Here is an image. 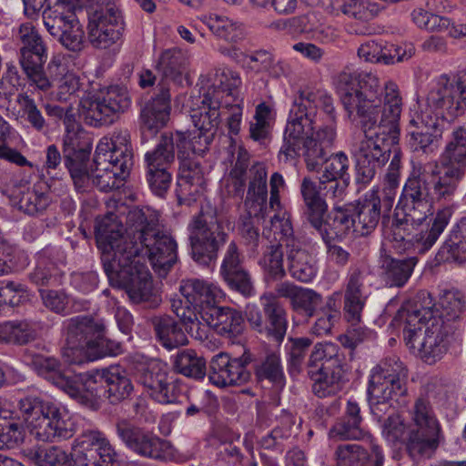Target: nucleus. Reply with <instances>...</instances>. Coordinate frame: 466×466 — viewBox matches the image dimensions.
I'll list each match as a JSON object with an SVG mask.
<instances>
[{
	"mask_svg": "<svg viewBox=\"0 0 466 466\" xmlns=\"http://www.w3.org/2000/svg\"><path fill=\"white\" fill-rule=\"evenodd\" d=\"M423 328L424 332H421V336L416 340V347L411 349L418 350L421 360L432 365L447 353L450 345L449 338L453 327L441 319H433Z\"/></svg>",
	"mask_w": 466,
	"mask_h": 466,
	"instance_id": "24",
	"label": "nucleus"
},
{
	"mask_svg": "<svg viewBox=\"0 0 466 466\" xmlns=\"http://www.w3.org/2000/svg\"><path fill=\"white\" fill-rule=\"evenodd\" d=\"M157 340L168 350L188 344V339L180 324L171 316L161 315L151 319Z\"/></svg>",
	"mask_w": 466,
	"mask_h": 466,
	"instance_id": "41",
	"label": "nucleus"
},
{
	"mask_svg": "<svg viewBox=\"0 0 466 466\" xmlns=\"http://www.w3.org/2000/svg\"><path fill=\"white\" fill-rule=\"evenodd\" d=\"M190 254L200 265L209 266L214 263L218 251L228 238L222 224L218 221L216 211L202 208L193 216L187 225Z\"/></svg>",
	"mask_w": 466,
	"mask_h": 466,
	"instance_id": "15",
	"label": "nucleus"
},
{
	"mask_svg": "<svg viewBox=\"0 0 466 466\" xmlns=\"http://www.w3.org/2000/svg\"><path fill=\"white\" fill-rule=\"evenodd\" d=\"M262 307L265 322L261 334L280 345L288 329L287 311L275 299H265Z\"/></svg>",
	"mask_w": 466,
	"mask_h": 466,
	"instance_id": "40",
	"label": "nucleus"
},
{
	"mask_svg": "<svg viewBox=\"0 0 466 466\" xmlns=\"http://www.w3.org/2000/svg\"><path fill=\"white\" fill-rule=\"evenodd\" d=\"M20 48L19 63L30 86L42 91L51 88L53 82L62 75L61 64L52 59L46 69L44 66L47 59V47L38 30L31 24H23L19 27Z\"/></svg>",
	"mask_w": 466,
	"mask_h": 466,
	"instance_id": "11",
	"label": "nucleus"
},
{
	"mask_svg": "<svg viewBox=\"0 0 466 466\" xmlns=\"http://www.w3.org/2000/svg\"><path fill=\"white\" fill-rule=\"evenodd\" d=\"M410 125L415 129L407 135L409 148L414 153L429 155L438 148L448 121L425 107L410 120Z\"/></svg>",
	"mask_w": 466,
	"mask_h": 466,
	"instance_id": "22",
	"label": "nucleus"
},
{
	"mask_svg": "<svg viewBox=\"0 0 466 466\" xmlns=\"http://www.w3.org/2000/svg\"><path fill=\"white\" fill-rule=\"evenodd\" d=\"M96 239L110 285L125 289L134 303L145 302L150 308L157 307L161 299L153 287L148 268L137 258L138 249L134 247L126 249L116 238L99 228H96Z\"/></svg>",
	"mask_w": 466,
	"mask_h": 466,
	"instance_id": "3",
	"label": "nucleus"
},
{
	"mask_svg": "<svg viewBox=\"0 0 466 466\" xmlns=\"http://www.w3.org/2000/svg\"><path fill=\"white\" fill-rule=\"evenodd\" d=\"M268 173L263 163L256 162L249 167V154L242 147H238L237 157L225 179V188L229 196L242 198L248 180L245 206L249 218L241 227V235L245 244L253 252L258 251L260 237L251 218L258 221L265 220L268 214Z\"/></svg>",
	"mask_w": 466,
	"mask_h": 466,
	"instance_id": "4",
	"label": "nucleus"
},
{
	"mask_svg": "<svg viewBox=\"0 0 466 466\" xmlns=\"http://www.w3.org/2000/svg\"><path fill=\"white\" fill-rule=\"evenodd\" d=\"M172 360L174 371L187 378L199 380L207 374L206 360L192 349L179 350Z\"/></svg>",
	"mask_w": 466,
	"mask_h": 466,
	"instance_id": "48",
	"label": "nucleus"
},
{
	"mask_svg": "<svg viewBox=\"0 0 466 466\" xmlns=\"http://www.w3.org/2000/svg\"><path fill=\"white\" fill-rule=\"evenodd\" d=\"M315 96L308 94L299 104L290 107L284 131L283 144L279 155L286 160L302 156L309 171L317 170L323 165L327 149L337 137V119L324 118L323 123L314 132Z\"/></svg>",
	"mask_w": 466,
	"mask_h": 466,
	"instance_id": "2",
	"label": "nucleus"
},
{
	"mask_svg": "<svg viewBox=\"0 0 466 466\" xmlns=\"http://www.w3.org/2000/svg\"><path fill=\"white\" fill-rule=\"evenodd\" d=\"M179 291L186 300L173 299L172 311L188 334L202 339L203 334L198 317L202 320L206 318L205 313H209V309H213L217 305V299L221 297L222 291L214 284L199 279L182 280Z\"/></svg>",
	"mask_w": 466,
	"mask_h": 466,
	"instance_id": "10",
	"label": "nucleus"
},
{
	"mask_svg": "<svg viewBox=\"0 0 466 466\" xmlns=\"http://www.w3.org/2000/svg\"><path fill=\"white\" fill-rule=\"evenodd\" d=\"M159 143L161 147H164L169 154H176L179 162L187 158L188 156L193 154H205V151H197L195 145V139L192 136H189L187 132L176 131V132H166L161 135Z\"/></svg>",
	"mask_w": 466,
	"mask_h": 466,
	"instance_id": "51",
	"label": "nucleus"
},
{
	"mask_svg": "<svg viewBox=\"0 0 466 466\" xmlns=\"http://www.w3.org/2000/svg\"><path fill=\"white\" fill-rule=\"evenodd\" d=\"M311 345L312 339L307 337L288 339V368L290 375L294 376L301 372L305 357Z\"/></svg>",
	"mask_w": 466,
	"mask_h": 466,
	"instance_id": "60",
	"label": "nucleus"
},
{
	"mask_svg": "<svg viewBox=\"0 0 466 466\" xmlns=\"http://www.w3.org/2000/svg\"><path fill=\"white\" fill-rule=\"evenodd\" d=\"M210 312L205 313L203 319L218 334L228 338L238 337L245 329V318L242 313L231 307H219L216 305Z\"/></svg>",
	"mask_w": 466,
	"mask_h": 466,
	"instance_id": "38",
	"label": "nucleus"
},
{
	"mask_svg": "<svg viewBox=\"0 0 466 466\" xmlns=\"http://www.w3.org/2000/svg\"><path fill=\"white\" fill-rule=\"evenodd\" d=\"M442 156L448 163L445 177L461 183L466 174V145L448 143Z\"/></svg>",
	"mask_w": 466,
	"mask_h": 466,
	"instance_id": "54",
	"label": "nucleus"
},
{
	"mask_svg": "<svg viewBox=\"0 0 466 466\" xmlns=\"http://www.w3.org/2000/svg\"><path fill=\"white\" fill-rule=\"evenodd\" d=\"M426 108L443 116L448 124L466 111V73L452 78L440 76L426 97Z\"/></svg>",
	"mask_w": 466,
	"mask_h": 466,
	"instance_id": "17",
	"label": "nucleus"
},
{
	"mask_svg": "<svg viewBox=\"0 0 466 466\" xmlns=\"http://www.w3.org/2000/svg\"><path fill=\"white\" fill-rule=\"evenodd\" d=\"M418 262L416 257L394 258L386 256L381 263L382 278L390 288H402L410 279Z\"/></svg>",
	"mask_w": 466,
	"mask_h": 466,
	"instance_id": "45",
	"label": "nucleus"
},
{
	"mask_svg": "<svg viewBox=\"0 0 466 466\" xmlns=\"http://www.w3.org/2000/svg\"><path fill=\"white\" fill-rule=\"evenodd\" d=\"M288 271L297 281L309 283L317 274L316 262L311 254L301 248L299 243L287 249Z\"/></svg>",
	"mask_w": 466,
	"mask_h": 466,
	"instance_id": "44",
	"label": "nucleus"
},
{
	"mask_svg": "<svg viewBox=\"0 0 466 466\" xmlns=\"http://www.w3.org/2000/svg\"><path fill=\"white\" fill-rule=\"evenodd\" d=\"M408 370L397 356L383 359L370 371L369 386L384 388L397 395L407 394Z\"/></svg>",
	"mask_w": 466,
	"mask_h": 466,
	"instance_id": "27",
	"label": "nucleus"
},
{
	"mask_svg": "<svg viewBox=\"0 0 466 466\" xmlns=\"http://www.w3.org/2000/svg\"><path fill=\"white\" fill-rule=\"evenodd\" d=\"M345 357L339 345L317 343L309 355L307 372L313 381L312 391L319 398L336 395L345 373Z\"/></svg>",
	"mask_w": 466,
	"mask_h": 466,
	"instance_id": "14",
	"label": "nucleus"
},
{
	"mask_svg": "<svg viewBox=\"0 0 466 466\" xmlns=\"http://www.w3.org/2000/svg\"><path fill=\"white\" fill-rule=\"evenodd\" d=\"M15 198L18 199V208L32 216L42 213L51 203L48 194L39 192L35 187L20 190Z\"/></svg>",
	"mask_w": 466,
	"mask_h": 466,
	"instance_id": "59",
	"label": "nucleus"
},
{
	"mask_svg": "<svg viewBox=\"0 0 466 466\" xmlns=\"http://www.w3.org/2000/svg\"><path fill=\"white\" fill-rule=\"evenodd\" d=\"M26 363L39 375L52 382L59 389L68 387V380L72 375L62 369V364L55 357L32 354L25 356Z\"/></svg>",
	"mask_w": 466,
	"mask_h": 466,
	"instance_id": "43",
	"label": "nucleus"
},
{
	"mask_svg": "<svg viewBox=\"0 0 466 466\" xmlns=\"http://www.w3.org/2000/svg\"><path fill=\"white\" fill-rule=\"evenodd\" d=\"M254 373L258 381L267 380L278 388H283L286 379L279 351H267L255 364Z\"/></svg>",
	"mask_w": 466,
	"mask_h": 466,
	"instance_id": "49",
	"label": "nucleus"
},
{
	"mask_svg": "<svg viewBox=\"0 0 466 466\" xmlns=\"http://www.w3.org/2000/svg\"><path fill=\"white\" fill-rule=\"evenodd\" d=\"M122 350L120 342L106 337L103 319L77 316L67 321L61 354L68 364L80 365L106 356H116Z\"/></svg>",
	"mask_w": 466,
	"mask_h": 466,
	"instance_id": "8",
	"label": "nucleus"
},
{
	"mask_svg": "<svg viewBox=\"0 0 466 466\" xmlns=\"http://www.w3.org/2000/svg\"><path fill=\"white\" fill-rule=\"evenodd\" d=\"M137 380L148 396L160 404L177 402L181 392L180 380L170 377L157 362L142 367L138 370Z\"/></svg>",
	"mask_w": 466,
	"mask_h": 466,
	"instance_id": "23",
	"label": "nucleus"
},
{
	"mask_svg": "<svg viewBox=\"0 0 466 466\" xmlns=\"http://www.w3.org/2000/svg\"><path fill=\"white\" fill-rule=\"evenodd\" d=\"M442 249L456 261H466V217L461 218L451 229Z\"/></svg>",
	"mask_w": 466,
	"mask_h": 466,
	"instance_id": "58",
	"label": "nucleus"
},
{
	"mask_svg": "<svg viewBox=\"0 0 466 466\" xmlns=\"http://www.w3.org/2000/svg\"><path fill=\"white\" fill-rule=\"evenodd\" d=\"M201 156L203 154H193L179 162V174L176 190L179 204L196 200L205 189V174L198 160V157Z\"/></svg>",
	"mask_w": 466,
	"mask_h": 466,
	"instance_id": "28",
	"label": "nucleus"
},
{
	"mask_svg": "<svg viewBox=\"0 0 466 466\" xmlns=\"http://www.w3.org/2000/svg\"><path fill=\"white\" fill-rule=\"evenodd\" d=\"M114 147L110 154V158L120 162L119 166L122 170L131 168L133 167V153L129 145V133L127 130L114 131L111 137H108Z\"/></svg>",
	"mask_w": 466,
	"mask_h": 466,
	"instance_id": "61",
	"label": "nucleus"
},
{
	"mask_svg": "<svg viewBox=\"0 0 466 466\" xmlns=\"http://www.w3.org/2000/svg\"><path fill=\"white\" fill-rule=\"evenodd\" d=\"M440 309L430 292L420 290L413 299L408 300L399 310V318L403 322V339L409 348H415L416 340L421 336V329L431 319H438Z\"/></svg>",
	"mask_w": 466,
	"mask_h": 466,
	"instance_id": "20",
	"label": "nucleus"
},
{
	"mask_svg": "<svg viewBox=\"0 0 466 466\" xmlns=\"http://www.w3.org/2000/svg\"><path fill=\"white\" fill-rule=\"evenodd\" d=\"M82 114L87 125L100 127L116 122L131 106L127 88L111 86L80 100Z\"/></svg>",
	"mask_w": 466,
	"mask_h": 466,
	"instance_id": "16",
	"label": "nucleus"
},
{
	"mask_svg": "<svg viewBox=\"0 0 466 466\" xmlns=\"http://www.w3.org/2000/svg\"><path fill=\"white\" fill-rule=\"evenodd\" d=\"M388 81L382 86L377 76L368 72H341L337 79V91L350 121L363 133L378 128L386 102ZM402 104V99H400Z\"/></svg>",
	"mask_w": 466,
	"mask_h": 466,
	"instance_id": "6",
	"label": "nucleus"
},
{
	"mask_svg": "<svg viewBox=\"0 0 466 466\" xmlns=\"http://www.w3.org/2000/svg\"><path fill=\"white\" fill-rule=\"evenodd\" d=\"M62 390L80 404L93 410L98 409L101 400L106 397L105 389L100 386L98 380H96L95 370L86 373L81 382H78L75 376H71L68 380V387L64 386Z\"/></svg>",
	"mask_w": 466,
	"mask_h": 466,
	"instance_id": "36",
	"label": "nucleus"
},
{
	"mask_svg": "<svg viewBox=\"0 0 466 466\" xmlns=\"http://www.w3.org/2000/svg\"><path fill=\"white\" fill-rule=\"evenodd\" d=\"M448 163L441 155L440 163L414 166L407 177L396 208L411 217L427 218L431 213L432 202H451L460 182L445 177Z\"/></svg>",
	"mask_w": 466,
	"mask_h": 466,
	"instance_id": "7",
	"label": "nucleus"
},
{
	"mask_svg": "<svg viewBox=\"0 0 466 466\" xmlns=\"http://www.w3.org/2000/svg\"><path fill=\"white\" fill-rule=\"evenodd\" d=\"M241 85L239 76L230 69H218L215 74V80L212 86L208 89L220 98V93H226L228 96L235 97L238 95V88Z\"/></svg>",
	"mask_w": 466,
	"mask_h": 466,
	"instance_id": "63",
	"label": "nucleus"
},
{
	"mask_svg": "<svg viewBox=\"0 0 466 466\" xmlns=\"http://www.w3.org/2000/svg\"><path fill=\"white\" fill-rule=\"evenodd\" d=\"M283 243H271L263 250L258 264L263 269L265 277L270 280H280L286 277L284 268Z\"/></svg>",
	"mask_w": 466,
	"mask_h": 466,
	"instance_id": "52",
	"label": "nucleus"
},
{
	"mask_svg": "<svg viewBox=\"0 0 466 466\" xmlns=\"http://www.w3.org/2000/svg\"><path fill=\"white\" fill-rule=\"evenodd\" d=\"M90 154L91 151H76L74 152V154H68V152L63 151L64 162L70 173L75 187L77 185L83 187L85 182L83 177L89 170L91 164L89 163Z\"/></svg>",
	"mask_w": 466,
	"mask_h": 466,
	"instance_id": "62",
	"label": "nucleus"
},
{
	"mask_svg": "<svg viewBox=\"0 0 466 466\" xmlns=\"http://www.w3.org/2000/svg\"><path fill=\"white\" fill-rule=\"evenodd\" d=\"M119 164L120 162L110 157H104L100 165L90 164L89 170L83 177L85 178L83 187L77 185L76 190L86 192L96 187L101 191L108 192L119 188L123 186V181L129 175L131 169L122 170L118 167Z\"/></svg>",
	"mask_w": 466,
	"mask_h": 466,
	"instance_id": "25",
	"label": "nucleus"
},
{
	"mask_svg": "<svg viewBox=\"0 0 466 466\" xmlns=\"http://www.w3.org/2000/svg\"><path fill=\"white\" fill-rule=\"evenodd\" d=\"M411 423L408 456L414 463L431 458L440 444L441 424L427 396H419L409 410Z\"/></svg>",
	"mask_w": 466,
	"mask_h": 466,
	"instance_id": "13",
	"label": "nucleus"
},
{
	"mask_svg": "<svg viewBox=\"0 0 466 466\" xmlns=\"http://www.w3.org/2000/svg\"><path fill=\"white\" fill-rule=\"evenodd\" d=\"M414 54L412 46L403 48L395 44L374 40L362 44L358 56L367 62L393 65L410 59Z\"/></svg>",
	"mask_w": 466,
	"mask_h": 466,
	"instance_id": "32",
	"label": "nucleus"
},
{
	"mask_svg": "<svg viewBox=\"0 0 466 466\" xmlns=\"http://www.w3.org/2000/svg\"><path fill=\"white\" fill-rule=\"evenodd\" d=\"M355 232L361 236L370 235L377 228L381 218L380 198H371L353 204Z\"/></svg>",
	"mask_w": 466,
	"mask_h": 466,
	"instance_id": "46",
	"label": "nucleus"
},
{
	"mask_svg": "<svg viewBox=\"0 0 466 466\" xmlns=\"http://www.w3.org/2000/svg\"><path fill=\"white\" fill-rule=\"evenodd\" d=\"M171 111V94L161 86L157 92L141 109L143 128L157 134L168 122Z\"/></svg>",
	"mask_w": 466,
	"mask_h": 466,
	"instance_id": "33",
	"label": "nucleus"
},
{
	"mask_svg": "<svg viewBox=\"0 0 466 466\" xmlns=\"http://www.w3.org/2000/svg\"><path fill=\"white\" fill-rule=\"evenodd\" d=\"M98 3L99 7L88 15V39L94 47L106 49L122 37L125 23L115 0Z\"/></svg>",
	"mask_w": 466,
	"mask_h": 466,
	"instance_id": "18",
	"label": "nucleus"
},
{
	"mask_svg": "<svg viewBox=\"0 0 466 466\" xmlns=\"http://www.w3.org/2000/svg\"><path fill=\"white\" fill-rule=\"evenodd\" d=\"M382 436L392 445L403 444L408 453L410 425L398 413L390 414L381 423Z\"/></svg>",
	"mask_w": 466,
	"mask_h": 466,
	"instance_id": "57",
	"label": "nucleus"
},
{
	"mask_svg": "<svg viewBox=\"0 0 466 466\" xmlns=\"http://www.w3.org/2000/svg\"><path fill=\"white\" fill-rule=\"evenodd\" d=\"M95 371L100 386L105 389V399L112 404L127 399L134 390L133 383L126 370L118 366Z\"/></svg>",
	"mask_w": 466,
	"mask_h": 466,
	"instance_id": "35",
	"label": "nucleus"
},
{
	"mask_svg": "<svg viewBox=\"0 0 466 466\" xmlns=\"http://www.w3.org/2000/svg\"><path fill=\"white\" fill-rule=\"evenodd\" d=\"M355 218L353 204L344 206L335 205L319 219L314 228L321 236L324 243L329 241H342L351 231H355Z\"/></svg>",
	"mask_w": 466,
	"mask_h": 466,
	"instance_id": "30",
	"label": "nucleus"
},
{
	"mask_svg": "<svg viewBox=\"0 0 466 466\" xmlns=\"http://www.w3.org/2000/svg\"><path fill=\"white\" fill-rule=\"evenodd\" d=\"M25 430L21 421L3 418L0 421V450L12 449L23 443Z\"/></svg>",
	"mask_w": 466,
	"mask_h": 466,
	"instance_id": "64",
	"label": "nucleus"
},
{
	"mask_svg": "<svg viewBox=\"0 0 466 466\" xmlns=\"http://www.w3.org/2000/svg\"><path fill=\"white\" fill-rule=\"evenodd\" d=\"M18 407L30 433L39 441L58 442L75 433L73 423L51 400L28 396L19 400Z\"/></svg>",
	"mask_w": 466,
	"mask_h": 466,
	"instance_id": "9",
	"label": "nucleus"
},
{
	"mask_svg": "<svg viewBox=\"0 0 466 466\" xmlns=\"http://www.w3.org/2000/svg\"><path fill=\"white\" fill-rule=\"evenodd\" d=\"M36 338V331L25 320L6 321L0 324V343L25 345Z\"/></svg>",
	"mask_w": 466,
	"mask_h": 466,
	"instance_id": "53",
	"label": "nucleus"
},
{
	"mask_svg": "<svg viewBox=\"0 0 466 466\" xmlns=\"http://www.w3.org/2000/svg\"><path fill=\"white\" fill-rule=\"evenodd\" d=\"M366 272L359 267L350 268L344 294V317L357 321L367 300Z\"/></svg>",
	"mask_w": 466,
	"mask_h": 466,
	"instance_id": "34",
	"label": "nucleus"
},
{
	"mask_svg": "<svg viewBox=\"0 0 466 466\" xmlns=\"http://www.w3.org/2000/svg\"><path fill=\"white\" fill-rule=\"evenodd\" d=\"M368 400L370 404V413L373 418L382 423L390 414L396 413L393 405L395 400L400 405H406L405 396L395 394L384 388H377L369 386L367 389Z\"/></svg>",
	"mask_w": 466,
	"mask_h": 466,
	"instance_id": "47",
	"label": "nucleus"
},
{
	"mask_svg": "<svg viewBox=\"0 0 466 466\" xmlns=\"http://www.w3.org/2000/svg\"><path fill=\"white\" fill-rule=\"evenodd\" d=\"M247 363V359H232L227 353H218L210 361L208 380L218 388L241 385L250 378L246 369Z\"/></svg>",
	"mask_w": 466,
	"mask_h": 466,
	"instance_id": "26",
	"label": "nucleus"
},
{
	"mask_svg": "<svg viewBox=\"0 0 466 466\" xmlns=\"http://www.w3.org/2000/svg\"><path fill=\"white\" fill-rule=\"evenodd\" d=\"M300 194L305 205L304 216L313 227L328 212V204L320 190V187L309 177H305L300 184Z\"/></svg>",
	"mask_w": 466,
	"mask_h": 466,
	"instance_id": "42",
	"label": "nucleus"
},
{
	"mask_svg": "<svg viewBox=\"0 0 466 466\" xmlns=\"http://www.w3.org/2000/svg\"><path fill=\"white\" fill-rule=\"evenodd\" d=\"M335 455L337 466H382L384 457L380 446L372 445L371 454L358 444L339 445Z\"/></svg>",
	"mask_w": 466,
	"mask_h": 466,
	"instance_id": "39",
	"label": "nucleus"
},
{
	"mask_svg": "<svg viewBox=\"0 0 466 466\" xmlns=\"http://www.w3.org/2000/svg\"><path fill=\"white\" fill-rule=\"evenodd\" d=\"M400 98L395 85L387 86L386 102L378 128L375 132L363 133L364 137L356 146L357 184L367 186L374 178L377 170L389 160L390 146L400 141Z\"/></svg>",
	"mask_w": 466,
	"mask_h": 466,
	"instance_id": "5",
	"label": "nucleus"
},
{
	"mask_svg": "<svg viewBox=\"0 0 466 466\" xmlns=\"http://www.w3.org/2000/svg\"><path fill=\"white\" fill-rule=\"evenodd\" d=\"M116 431L126 447L141 457L167 461L172 454L169 441L127 420H118Z\"/></svg>",
	"mask_w": 466,
	"mask_h": 466,
	"instance_id": "19",
	"label": "nucleus"
},
{
	"mask_svg": "<svg viewBox=\"0 0 466 466\" xmlns=\"http://www.w3.org/2000/svg\"><path fill=\"white\" fill-rule=\"evenodd\" d=\"M200 106L192 107L189 112V116L194 127L197 128L194 132H189L195 139V150L205 151L208 150V147L213 141L220 122V97L207 90L202 96H199Z\"/></svg>",
	"mask_w": 466,
	"mask_h": 466,
	"instance_id": "21",
	"label": "nucleus"
},
{
	"mask_svg": "<svg viewBox=\"0 0 466 466\" xmlns=\"http://www.w3.org/2000/svg\"><path fill=\"white\" fill-rule=\"evenodd\" d=\"M452 209L450 207H445L437 211L431 224L428 225L426 229L412 235L416 227L421 225L426 218L418 216L413 218L396 208L389 239L398 252H401L413 245L419 253H425L436 243L450 223Z\"/></svg>",
	"mask_w": 466,
	"mask_h": 466,
	"instance_id": "12",
	"label": "nucleus"
},
{
	"mask_svg": "<svg viewBox=\"0 0 466 466\" xmlns=\"http://www.w3.org/2000/svg\"><path fill=\"white\" fill-rule=\"evenodd\" d=\"M187 59L180 49L170 48L163 51L156 65L160 78L157 88L161 86L171 91L170 84L180 85L186 71Z\"/></svg>",
	"mask_w": 466,
	"mask_h": 466,
	"instance_id": "37",
	"label": "nucleus"
},
{
	"mask_svg": "<svg viewBox=\"0 0 466 466\" xmlns=\"http://www.w3.org/2000/svg\"><path fill=\"white\" fill-rule=\"evenodd\" d=\"M314 324L310 328L312 334L316 336L327 335L330 332L335 322L340 317L339 305L335 295L327 298L325 304L320 308Z\"/></svg>",
	"mask_w": 466,
	"mask_h": 466,
	"instance_id": "55",
	"label": "nucleus"
},
{
	"mask_svg": "<svg viewBox=\"0 0 466 466\" xmlns=\"http://www.w3.org/2000/svg\"><path fill=\"white\" fill-rule=\"evenodd\" d=\"M331 11L339 10L345 15L360 21H370L383 9L378 3L369 0H329Z\"/></svg>",
	"mask_w": 466,
	"mask_h": 466,
	"instance_id": "50",
	"label": "nucleus"
},
{
	"mask_svg": "<svg viewBox=\"0 0 466 466\" xmlns=\"http://www.w3.org/2000/svg\"><path fill=\"white\" fill-rule=\"evenodd\" d=\"M437 308L440 309L437 318L449 324L461 318L466 309L463 295L458 290H447L441 296Z\"/></svg>",
	"mask_w": 466,
	"mask_h": 466,
	"instance_id": "56",
	"label": "nucleus"
},
{
	"mask_svg": "<svg viewBox=\"0 0 466 466\" xmlns=\"http://www.w3.org/2000/svg\"><path fill=\"white\" fill-rule=\"evenodd\" d=\"M275 290L279 298L289 300L294 313L306 320L315 317L325 304L322 295L316 290L297 286L289 281L279 283Z\"/></svg>",
	"mask_w": 466,
	"mask_h": 466,
	"instance_id": "29",
	"label": "nucleus"
},
{
	"mask_svg": "<svg viewBox=\"0 0 466 466\" xmlns=\"http://www.w3.org/2000/svg\"><path fill=\"white\" fill-rule=\"evenodd\" d=\"M270 198L269 207L268 209L276 211V213L270 218V228L275 233H279L281 238L279 242L285 245L286 249L294 247L299 244V241L294 238V231L291 223L290 215L287 211L280 210L281 203L279 199V188L284 186V179L282 175L275 172L270 177Z\"/></svg>",
	"mask_w": 466,
	"mask_h": 466,
	"instance_id": "31",
	"label": "nucleus"
},
{
	"mask_svg": "<svg viewBox=\"0 0 466 466\" xmlns=\"http://www.w3.org/2000/svg\"><path fill=\"white\" fill-rule=\"evenodd\" d=\"M97 228L105 230L126 249L134 247L137 258L147 259L159 277H165L177 262V243L161 228L159 213L148 207L133 208L126 217V234L116 223L102 221Z\"/></svg>",
	"mask_w": 466,
	"mask_h": 466,
	"instance_id": "1",
	"label": "nucleus"
}]
</instances>
